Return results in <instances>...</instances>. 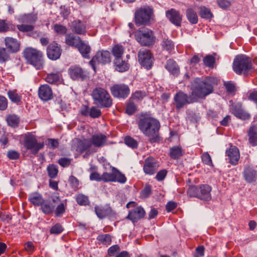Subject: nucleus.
I'll list each match as a JSON object with an SVG mask.
<instances>
[{"instance_id":"1a4fd4ad","label":"nucleus","mask_w":257,"mask_h":257,"mask_svg":"<svg viewBox=\"0 0 257 257\" xmlns=\"http://www.w3.org/2000/svg\"><path fill=\"white\" fill-rule=\"evenodd\" d=\"M23 144L25 148L27 150H31L34 154H37L44 146V143H38L36 137L30 133L25 135Z\"/></svg>"},{"instance_id":"bb28decb","label":"nucleus","mask_w":257,"mask_h":257,"mask_svg":"<svg viewBox=\"0 0 257 257\" xmlns=\"http://www.w3.org/2000/svg\"><path fill=\"white\" fill-rule=\"evenodd\" d=\"M243 175L245 180L247 183H251L255 181L256 171L252 167H245Z\"/></svg>"},{"instance_id":"774afa93","label":"nucleus","mask_w":257,"mask_h":257,"mask_svg":"<svg viewBox=\"0 0 257 257\" xmlns=\"http://www.w3.org/2000/svg\"><path fill=\"white\" fill-rule=\"evenodd\" d=\"M71 159L70 158L63 157L61 158L58 161V163L62 167H67L71 164Z\"/></svg>"},{"instance_id":"2eb2a0df","label":"nucleus","mask_w":257,"mask_h":257,"mask_svg":"<svg viewBox=\"0 0 257 257\" xmlns=\"http://www.w3.org/2000/svg\"><path fill=\"white\" fill-rule=\"evenodd\" d=\"M62 53L60 46L55 42L48 45L47 49V55L49 59L56 60L60 58Z\"/></svg>"},{"instance_id":"f3484780","label":"nucleus","mask_w":257,"mask_h":257,"mask_svg":"<svg viewBox=\"0 0 257 257\" xmlns=\"http://www.w3.org/2000/svg\"><path fill=\"white\" fill-rule=\"evenodd\" d=\"M166 17L176 26H181L182 16L180 15L179 11H177L174 9H171L166 12Z\"/></svg>"},{"instance_id":"5701e85b","label":"nucleus","mask_w":257,"mask_h":257,"mask_svg":"<svg viewBox=\"0 0 257 257\" xmlns=\"http://www.w3.org/2000/svg\"><path fill=\"white\" fill-rule=\"evenodd\" d=\"M71 29L73 32L78 35H85L86 33V23L80 20H75L71 23Z\"/></svg>"},{"instance_id":"0e129e2a","label":"nucleus","mask_w":257,"mask_h":257,"mask_svg":"<svg viewBox=\"0 0 257 257\" xmlns=\"http://www.w3.org/2000/svg\"><path fill=\"white\" fill-rule=\"evenodd\" d=\"M46 145L50 149H55L59 146L57 140L54 139H48L46 140Z\"/></svg>"},{"instance_id":"bf43d9fd","label":"nucleus","mask_w":257,"mask_h":257,"mask_svg":"<svg viewBox=\"0 0 257 257\" xmlns=\"http://www.w3.org/2000/svg\"><path fill=\"white\" fill-rule=\"evenodd\" d=\"M18 29L22 32H30L33 31L34 27L31 25H18L17 26Z\"/></svg>"},{"instance_id":"37998d69","label":"nucleus","mask_w":257,"mask_h":257,"mask_svg":"<svg viewBox=\"0 0 257 257\" xmlns=\"http://www.w3.org/2000/svg\"><path fill=\"white\" fill-rule=\"evenodd\" d=\"M60 77L58 73H51L47 75L45 80L49 83L55 84L59 81Z\"/></svg>"},{"instance_id":"cd10ccee","label":"nucleus","mask_w":257,"mask_h":257,"mask_svg":"<svg viewBox=\"0 0 257 257\" xmlns=\"http://www.w3.org/2000/svg\"><path fill=\"white\" fill-rule=\"evenodd\" d=\"M90 141L88 139H76L75 144V148L78 152L83 153L90 148Z\"/></svg>"},{"instance_id":"20e7f679","label":"nucleus","mask_w":257,"mask_h":257,"mask_svg":"<svg viewBox=\"0 0 257 257\" xmlns=\"http://www.w3.org/2000/svg\"><path fill=\"white\" fill-rule=\"evenodd\" d=\"M91 95L94 104L100 108H110L112 105V99L110 95L103 88H94Z\"/></svg>"},{"instance_id":"6e6d98bb","label":"nucleus","mask_w":257,"mask_h":257,"mask_svg":"<svg viewBox=\"0 0 257 257\" xmlns=\"http://www.w3.org/2000/svg\"><path fill=\"white\" fill-rule=\"evenodd\" d=\"M100 109L95 106H92L90 108V111L88 116L93 118H99L101 115Z\"/></svg>"},{"instance_id":"f03ea898","label":"nucleus","mask_w":257,"mask_h":257,"mask_svg":"<svg viewBox=\"0 0 257 257\" xmlns=\"http://www.w3.org/2000/svg\"><path fill=\"white\" fill-rule=\"evenodd\" d=\"M138 125L140 131L149 138L151 143L158 142L161 140L159 134L161 125L157 119L146 114H142Z\"/></svg>"},{"instance_id":"052dcab7","label":"nucleus","mask_w":257,"mask_h":257,"mask_svg":"<svg viewBox=\"0 0 257 257\" xmlns=\"http://www.w3.org/2000/svg\"><path fill=\"white\" fill-rule=\"evenodd\" d=\"M63 231V228L60 223H56L50 230L51 234H59Z\"/></svg>"},{"instance_id":"79ce46f5","label":"nucleus","mask_w":257,"mask_h":257,"mask_svg":"<svg viewBox=\"0 0 257 257\" xmlns=\"http://www.w3.org/2000/svg\"><path fill=\"white\" fill-rule=\"evenodd\" d=\"M113 182H118L121 184L125 183L126 181V178L117 169L115 168Z\"/></svg>"},{"instance_id":"8fccbe9b","label":"nucleus","mask_w":257,"mask_h":257,"mask_svg":"<svg viewBox=\"0 0 257 257\" xmlns=\"http://www.w3.org/2000/svg\"><path fill=\"white\" fill-rule=\"evenodd\" d=\"M9 52L4 47H0V63H5L10 59Z\"/></svg>"},{"instance_id":"4d7b16f0","label":"nucleus","mask_w":257,"mask_h":257,"mask_svg":"<svg viewBox=\"0 0 257 257\" xmlns=\"http://www.w3.org/2000/svg\"><path fill=\"white\" fill-rule=\"evenodd\" d=\"M54 31L60 35H64L67 33L66 27L60 24H56L54 25Z\"/></svg>"},{"instance_id":"423d86ee","label":"nucleus","mask_w":257,"mask_h":257,"mask_svg":"<svg viewBox=\"0 0 257 257\" xmlns=\"http://www.w3.org/2000/svg\"><path fill=\"white\" fill-rule=\"evenodd\" d=\"M24 56L28 62L36 69L43 68V54L41 51L33 48H27L24 51Z\"/></svg>"},{"instance_id":"9b49d317","label":"nucleus","mask_w":257,"mask_h":257,"mask_svg":"<svg viewBox=\"0 0 257 257\" xmlns=\"http://www.w3.org/2000/svg\"><path fill=\"white\" fill-rule=\"evenodd\" d=\"M138 60L141 66L149 70L152 67L154 58L149 50L143 48L139 51Z\"/></svg>"},{"instance_id":"c9c22d12","label":"nucleus","mask_w":257,"mask_h":257,"mask_svg":"<svg viewBox=\"0 0 257 257\" xmlns=\"http://www.w3.org/2000/svg\"><path fill=\"white\" fill-rule=\"evenodd\" d=\"M82 57L84 58L89 59L90 58L89 53L90 52V47L84 43L82 41L77 48Z\"/></svg>"},{"instance_id":"69168bd1","label":"nucleus","mask_w":257,"mask_h":257,"mask_svg":"<svg viewBox=\"0 0 257 257\" xmlns=\"http://www.w3.org/2000/svg\"><path fill=\"white\" fill-rule=\"evenodd\" d=\"M201 159L203 163L208 166H212V162L210 155L207 153H204L202 156Z\"/></svg>"},{"instance_id":"39448f33","label":"nucleus","mask_w":257,"mask_h":257,"mask_svg":"<svg viewBox=\"0 0 257 257\" xmlns=\"http://www.w3.org/2000/svg\"><path fill=\"white\" fill-rule=\"evenodd\" d=\"M211 186L207 184L193 185L188 188L187 195L203 201H209L211 199Z\"/></svg>"},{"instance_id":"c85d7f7f","label":"nucleus","mask_w":257,"mask_h":257,"mask_svg":"<svg viewBox=\"0 0 257 257\" xmlns=\"http://www.w3.org/2000/svg\"><path fill=\"white\" fill-rule=\"evenodd\" d=\"M40 206L41 211L45 215L52 214L55 207V205L49 200H44Z\"/></svg>"},{"instance_id":"b1692460","label":"nucleus","mask_w":257,"mask_h":257,"mask_svg":"<svg viewBox=\"0 0 257 257\" xmlns=\"http://www.w3.org/2000/svg\"><path fill=\"white\" fill-rule=\"evenodd\" d=\"M113 63L115 70L118 72H123L127 71L130 68L128 61L123 59L122 57L114 58Z\"/></svg>"},{"instance_id":"ddd939ff","label":"nucleus","mask_w":257,"mask_h":257,"mask_svg":"<svg viewBox=\"0 0 257 257\" xmlns=\"http://www.w3.org/2000/svg\"><path fill=\"white\" fill-rule=\"evenodd\" d=\"M68 73L70 77L73 80H83L87 76V72L78 65L70 66L68 70Z\"/></svg>"},{"instance_id":"f8f14e48","label":"nucleus","mask_w":257,"mask_h":257,"mask_svg":"<svg viewBox=\"0 0 257 257\" xmlns=\"http://www.w3.org/2000/svg\"><path fill=\"white\" fill-rule=\"evenodd\" d=\"M111 61L110 54L108 51H99L93 57L89 62L90 65L95 71V65L98 63L105 64Z\"/></svg>"},{"instance_id":"473e14b6","label":"nucleus","mask_w":257,"mask_h":257,"mask_svg":"<svg viewBox=\"0 0 257 257\" xmlns=\"http://www.w3.org/2000/svg\"><path fill=\"white\" fill-rule=\"evenodd\" d=\"M184 153V150L179 146H174L171 148L169 151V156L174 160L179 159Z\"/></svg>"},{"instance_id":"393cba45","label":"nucleus","mask_w":257,"mask_h":257,"mask_svg":"<svg viewBox=\"0 0 257 257\" xmlns=\"http://www.w3.org/2000/svg\"><path fill=\"white\" fill-rule=\"evenodd\" d=\"M232 112L236 117L242 120L249 119L250 118V115L242 109L240 105L233 106Z\"/></svg>"},{"instance_id":"864d4df0","label":"nucleus","mask_w":257,"mask_h":257,"mask_svg":"<svg viewBox=\"0 0 257 257\" xmlns=\"http://www.w3.org/2000/svg\"><path fill=\"white\" fill-rule=\"evenodd\" d=\"M124 141L126 145L129 147L133 149H135L138 147V143L137 141L130 136L125 137Z\"/></svg>"},{"instance_id":"7c9ffc66","label":"nucleus","mask_w":257,"mask_h":257,"mask_svg":"<svg viewBox=\"0 0 257 257\" xmlns=\"http://www.w3.org/2000/svg\"><path fill=\"white\" fill-rule=\"evenodd\" d=\"M165 68L172 74L178 75L179 73V68L176 62L172 59L167 61L165 66Z\"/></svg>"},{"instance_id":"5fc2aeb1","label":"nucleus","mask_w":257,"mask_h":257,"mask_svg":"<svg viewBox=\"0 0 257 257\" xmlns=\"http://www.w3.org/2000/svg\"><path fill=\"white\" fill-rule=\"evenodd\" d=\"M66 208V203H64L63 202H61L60 204H59L56 209L54 211L55 216L57 217H60L62 215V214L65 212Z\"/></svg>"},{"instance_id":"680f3d73","label":"nucleus","mask_w":257,"mask_h":257,"mask_svg":"<svg viewBox=\"0 0 257 257\" xmlns=\"http://www.w3.org/2000/svg\"><path fill=\"white\" fill-rule=\"evenodd\" d=\"M223 85L228 93H231L235 91V86L234 84L232 81H225L224 82Z\"/></svg>"},{"instance_id":"412c9836","label":"nucleus","mask_w":257,"mask_h":257,"mask_svg":"<svg viewBox=\"0 0 257 257\" xmlns=\"http://www.w3.org/2000/svg\"><path fill=\"white\" fill-rule=\"evenodd\" d=\"M225 153L228 157V162L232 165H236L240 158L238 149L235 146H231L226 150Z\"/></svg>"},{"instance_id":"13d9d810","label":"nucleus","mask_w":257,"mask_h":257,"mask_svg":"<svg viewBox=\"0 0 257 257\" xmlns=\"http://www.w3.org/2000/svg\"><path fill=\"white\" fill-rule=\"evenodd\" d=\"M68 181L74 190H77L79 189V181L75 176L71 175Z\"/></svg>"},{"instance_id":"4be33fe9","label":"nucleus","mask_w":257,"mask_h":257,"mask_svg":"<svg viewBox=\"0 0 257 257\" xmlns=\"http://www.w3.org/2000/svg\"><path fill=\"white\" fill-rule=\"evenodd\" d=\"M5 44L8 51L10 53H17L20 50V42L16 39L13 37H6L5 39Z\"/></svg>"},{"instance_id":"aec40b11","label":"nucleus","mask_w":257,"mask_h":257,"mask_svg":"<svg viewBox=\"0 0 257 257\" xmlns=\"http://www.w3.org/2000/svg\"><path fill=\"white\" fill-rule=\"evenodd\" d=\"M146 212L144 208L141 206H138L129 211L126 218L135 223L143 218Z\"/></svg>"},{"instance_id":"3c124183","label":"nucleus","mask_w":257,"mask_h":257,"mask_svg":"<svg viewBox=\"0 0 257 257\" xmlns=\"http://www.w3.org/2000/svg\"><path fill=\"white\" fill-rule=\"evenodd\" d=\"M114 167L112 168V171L111 173L104 172L102 175V181L104 182H113L114 175Z\"/></svg>"},{"instance_id":"4468645a","label":"nucleus","mask_w":257,"mask_h":257,"mask_svg":"<svg viewBox=\"0 0 257 257\" xmlns=\"http://www.w3.org/2000/svg\"><path fill=\"white\" fill-rule=\"evenodd\" d=\"M159 167V162L153 157H149L145 160L143 170L146 174L153 175L158 170Z\"/></svg>"},{"instance_id":"338daca9","label":"nucleus","mask_w":257,"mask_h":257,"mask_svg":"<svg viewBox=\"0 0 257 257\" xmlns=\"http://www.w3.org/2000/svg\"><path fill=\"white\" fill-rule=\"evenodd\" d=\"M167 173L168 172L166 169L160 170L156 175V179L158 181L164 180L167 175Z\"/></svg>"},{"instance_id":"de8ad7c7","label":"nucleus","mask_w":257,"mask_h":257,"mask_svg":"<svg viewBox=\"0 0 257 257\" xmlns=\"http://www.w3.org/2000/svg\"><path fill=\"white\" fill-rule=\"evenodd\" d=\"M215 62V58L212 55H207L203 59L204 64L209 68H213Z\"/></svg>"},{"instance_id":"ea45409f","label":"nucleus","mask_w":257,"mask_h":257,"mask_svg":"<svg viewBox=\"0 0 257 257\" xmlns=\"http://www.w3.org/2000/svg\"><path fill=\"white\" fill-rule=\"evenodd\" d=\"M111 52L114 58H119L122 57L124 48L122 45L116 44L112 47Z\"/></svg>"},{"instance_id":"a18cd8bd","label":"nucleus","mask_w":257,"mask_h":257,"mask_svg":"<svg viewBox=\"0 0 257 257\" xmlns=\"http://www.w3.org/2000/svg\"><path fill=\"white\" fill-rule=\"evenodd\" d=\"M76 200L80 205L86 206L89 204L88 197L82 194H79L76 196Z\"/></svg>"},{"instance_id":"f257e3e1","label":"nucleus","mask_w":257,"mask_h":257,"mask_svg":"<svg viewBox=\"0 0 257 257\" xmlns=\"http://www.w3.org/2000/svg\"><path fill=\"white\" fill-rule=\"evenodd\" d=\"M218 84V79L208 76L203 79L196 78L191 84V94L188 96L182 91L177 92L174 96L176 108L180 110L185 105L193 103L199 98H204L212 93L214 86Z\"/></svg>"},{"instance_id":"c03bdc74","label":"nucleus","mask_w":257,"mask_h":257,"mask_svg":"<svg viewBox=\"0 0 257 257\" xmlns=\"http://www.w3.org/2000/svg\"><path fill=\"white\" fill-rule=\"evenodd\" d=\"M97 240L105 245H109L111 242V236L109 234H99L97 237Z\"/></svg>"},{"instance_id":"09e8293b","label":"nucleus","mask_w":257,"mask_h":257,"mask_svg":"<svg viewBox=\"0 0 257 257\" xmlns=\"http://www.w3.org/2000/svg\"><path fill=\"white\" fill-rule=\"evenodd\" d=\"M47 169L48 175L51 178L54 179L57 177L58 170L56 165L54 164L49 165L48 166Z\"/></svg>"},{"instance_id":"f704fd0d","label":"nucleus","mask_w":257,"mask_h":257,"mask_svg":"<svg viewBox=\"0 0 257 257\" xmlns=\"http://www.w3.org/2000/svg\"><path fill=\"white\" fill-rule=\"evenodd\" d=\"M161 45L163 50H165L169 53L174 50L175 45L174 42L168 38L163 39Z\"/></svg>"},{"instance_id":"4c0bfd02","label":"nucleus","mask_w":257,"mask_h":257,"mask_svg":"<svg viewBox=\"0 0 257 257\" xmlns=\"http://www.w3.org/2000/svg\"><path fill=\"white\" fill-rule=\"evenodd\" d=\"M186 16L189 22L192 24H196L198 22V17L196 12L192 8H188L186 10Z\"/></svg>"},{"instance_id":"603ef678","label":"nucleus","mask_w":257,"mask_h":257,"mask_svg":"<svg viewBox=\"0 0 257 257\" xmlns=\"http://www.w3.org/2000/svg\"><path fill=\"white\" fill-rule=\"evenodd\" d=\"M199 14L202 18L206 19H211L213 16L210 10L205 7H201L200 8Z\"/></svg>"},{"instance_id":"2f4dec72","label":"nucleus","mask_w":257,"mask_h":257,"mask_svg":"<svg viewBox=\"0 0 257 257\" xmlns=\"http://www.w3.org/2000/svg\"><path fill=\"white\" fill-rule=\"evenodd\" d=\"M248 142L252 146H257V126L252 125L247 132Z\"/></svg>"},{"instance_id":"e433bc0d","label":"nucleus","mask_w":257,"mask_h":257,"mask_svg":"<svg viewBox=\"0 0 257 257\" xmlns=\"http://www.w3.org/2000/svg\"><path fill=\"white\" fill-rule=\"evenodd\" d=\"M7 93L9 98L12 102L19 103L21 101L22 96L18 93L17 89L9 90Z\"/></svg>"},{"instance_id":"c756f323","label":"nucleus","mask_w":257,"mask_h":257,"mask_svg":"<svg viewBox=\"0 0 257 257\" xmlns=\"http://www.w3.org/2000/svg\"><path fill=\"white\" fill-rule=\"evenodd\" d=\"M44 200L42 195L38 192L32 193L28 196L29 201L35 206H40Z\"/></svg>"},{"instance_id":"72a5a7b5","label":"nucleus","mask_w":257,"mask_h":257,"mask_svg":"<svg viewBox=\"0 0 257 257\" xmlns=\"http://www.w3.org/2000/svg\"><path fill=\"white\" fill-rule=\"evenodd\" d=\"M36 15L33 14H27L20 15L18 21L22 24H33L37 20Z\"/></svg>"},{"instance_id":"e2e57ef3","label":"nucleus","mask_w":257,"mask_h":257,"mask_svg":"<svg viewBox=\"0 0 257 257\" xmlns=\"http://www.w3.org/2000/svg\"><path fill=\"white\" fill-rule=\"evenodd\" d=\"M11 24L7 23L5 20H0V33L6 32L10 30Z\"/></svg>"},{"instance_id":"a19ab883","label":"nucleus","mask_w":257,"mask_h":257,"mask_svg":"<svg viewBox=\"0 0 257 257\" xmlns=\"http://www.w3.org/2000/svg\"><path fill=\"white\" fill-rule=\"evenodd\" d=\"M7 121L9 125L16 127L19 123V118L15 114H10L7 117Z\"/></svg>"},{"instance_id":"9d476101","label":"nucleus","mask_w":257,"mask_h":257,"mask_svg":"<svg viewBox=\"0 0 257 257\" xmlns=\"http://www.w3.org/2000/svg\"><path fill=\"white\" fill-rule=\"evenodd\" d=\"M110 91L112 95L118 99H125L130 93L129 86L124 83H117L113 84L110 88Z\"/></svg>"},{"instance_id":"6ab92c4d","label":"nucleus","mask_w":257,"mask_h":257,"mask_svg":"<svg viewBox=\"0 0 257 257\" xmlns=\"http://www.w3.org/2000/svg\"><path fill=\"white\" fill-rule=\"evenodd\" d=\"M107 138L105 135L97 134L93 135L89 141H90V147L93 146L96 148H100L107 144Z\"/></svg>"},{"instance_id":"0eeeda50","label":"nucleus","mask_w":257,"mask_h":257,"mask_svg":"<svg viewBox=\"0 0 257 257\" xmlns=\"http://www.w3.org/2000/svg\"><path fill=\"white\" fill-rule=\"evenodd\" d=\"M251 60L249 57L244 55H238L234 59L232 69L237 74H247L251 69Z\"/></svg>"},{"instance_id":"dca6fc26","label":"nucleus","mask_w":257,"mask_h":257,"mask_svg":"<svg viewBox=\"0 0 257 257\" xmlns=\"http://www.w3.org/2000/svg\"><path fill=\"white\" fill-rule=\"evenodd\" d=\"M94 210L97 216L100 219L114 214L109 204L96 206L94 207Z\"/></svg>"},{"instance_id":"a211bd4d","label":"nucleus","mask_w":257,"mask_h":257,"mask_svg":"<svg viewBox=\"0 0 257 257\" xmlns=\"http://www.w3.org/2000/svg\"><path fill=\"white\" fill-rule=\"evenodd\" d=\"M38 95L41 100L45 101H49L53 98L52 90L48 84L41 85L39 87Z\"/></svg>"},{"instance_id":"58836bf2","label":"nucleus","mask_w":257,"mask_h":257,"mask_svg":"<svg viewBox=\"0 0 257 257\" xmlns=\"http://www.w3.org/2000/svg\"><path fill=\"white\" fill-rule=\"evenodd\" d=\"M137 105L131 99L126 103L125 112L129 115L134 114L137 110Z\"/></svg>"},{"instance_id":"7ed1b4c3","label":"nucleus","mask_w":257,"mask_h":257,"mask_svg":"<svg viewBox=\"0 0 257 257\" xmlns=\"http://www.w3.org/2000/svg\"><path fill=\"white\" fill-rule=\"evenodd\" d=\"M154 10L152 7L145 5L137 9L134 21L137 26H149L154 20Z\"/></svg>"},{"instance_id":"a878e982","label":"nucleus","mask_w":257,"mask_h":257,"mask_svg":"<svg viewBox=\"0 0 257 257\" xmlns=\"http://www.w3.org/2000/svg\"><path fill=\"white\" fill-rule=\"evenodd\" d=\"M82 41L80 37L75 36L73 34H68L65 37V43L69 46L77 48Z\"/></svg>"},{"instance_id":"6e6552de","label":"nucleus","mask_w":257,"mask_h":257,"mask_svg":"<svg viewBox=\"0 0 257 257\" xmlns=\"http://www.w3.org/2000/svg\"><path fill=\"white\" fill-rule=\"evenodd\" d=\"M137 41L143 46H150L155 44L156 37L154 32L147 28H140L135 33Z\"/></svg>"},{"instance_id":"49530a36","label":"nucleus","mask_w":257,"mask_h":257,"mask_svg":"<svg viewBox=\"0 0 257 257\" xmlns=\"http://www.w3.org/2000/svg\"><path fill=\"white\" fill-rule=\"evenodd\" d=\"M146 96V93L144 91L137 90L132 94L130 99L135 100L137 101H141Z\"/></svg>"}]
</instances>
